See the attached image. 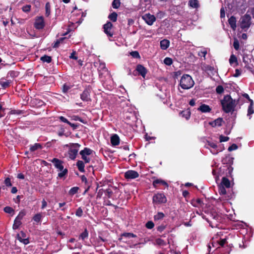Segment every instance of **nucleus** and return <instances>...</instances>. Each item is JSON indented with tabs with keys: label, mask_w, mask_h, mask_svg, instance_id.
Segmentation results:
<instances>
[{
	"label": "nucleus",
	"mask_w": 254,
	"mask_h": 254,
	"mask_svg": "<svg viewBox=\"0 0 254 254\" xmlns=\"http://www.w3.org/2000/svg\"><path fill=\"white\" fill-rule=\"evenodd\" d=\"M81 156V158L84 160L85 163H88L90 161V158L87 157V155H85L83 154H80Z\"/></svg>",
	"instance_id": "69168bd1"
},
{
	"label": "nucleus",
	"mask_w": 254,
	"mask_h": 254,
	"mask_svg": "<svg viewBox=\"0 0 254 254\" xmlns=\"http://www.w3.org/2000/svg\"><path fill=\"white\" fill-rule=\"evenodd\" d=\"M180 114L182 115L183 117L185 118L187 120L189 119L190 116V111L189 109L182 111Z\"/></svg>",
	"instance_id": "72a5a7b5"
},
{
	"label": "nucleus",
	"mask_w": 254,
	"mask_h": 254,
	"mask_svg": "<svg viewBox=\"0 0 254 254\" xmlns=\"http://www.w3.org/2000/svg\"><path fill=\"white\" fill-rule=\"evenodd\" d=\"M80 98L84 102H89L91 101L90 89L89 87L86 88L80 94Z\"/></svg>",
	"instance_id": "9b49d317"
},
{
	"label": "nucleus",
	"mask_w": 254,
	"mask_h": 254,
	"mask_svg": "<svg viewBox=\"0 0 254 254\" xmlns=\"http://www.w3.org/2000/svg\"><path fill=\"white\" fill-rule=\"evenodd\" d=\"M234 158L232 157L230 155H226L222 160V163L224 165H226L227 167L228 173L231 174L233 168L232 167V165L233 164Z\"/></svg>",
	"instance_id": "0eeeda50"
},
{
	"label": "nucleus",
	"mask_w": 254,
	"mask_h": 254,
	"mask_svg": "<svg viewBox=\"0 0 254 254\" xmlns=\"http://www.w3.org/2000/svg\"><path fill=\"white\" fill-rule=\"evenodd\" d=\"M31 5L30 4H27V5H24L22 7V10L24 11V12H28L30 11L31 10Z\"/></svg>",
	"instance_id": "bf43d9fd"
},
{
	"label": "nucleus",
	"mask_w": 254,
	"mask_h": 254,
	"mask_svg": "<svg viewBox=\"0 0 254 254\" xmlns=\"http://www.w3.org/2000/svg\"><path fill=\"white\" fill-rule=\"evenodd\" d=\"M219 192L221 195L225 194L226 193V190L224 186H219Z\"/></svg>",
	"instance_id": "052dcab7"
},
{
	"label": "nucleus",
	"mask_w": 254,
	"mask_h": 254,
	"mask_svg": "<svg viewBox=\"0 0 254 254\" xmlns=\"http://www.w3.org/2000/svg\"><path fill=\"white\" fill-rule=\"evenodd\" d=\"M121 4V2L120 0H114L112 2V7L114 8L117 9L118 8Z\"/></svg>",
	"instance_id": "09e8293b"
},
{
	"label": "nucleus",
	"mask_w": 254,
	"mask_h": 254,
	"mask_svg": "<svg viewBox=\"0 0 254 254\" xmlns=\"http://www.w3.org/2000/svg\"><path fill=\"white\" fill-rule=\"evenodd\" d=\"M104 193L105 195L109 198H111L113 192L111 189H107L105 190Z\"/></svg>",
	"instance_id": "8fccbe9b"
},
{
	"label": "nucleus",
	"mask_w": 254,
	"mask_h": 254,
	"mask_svg": "<svg viewBox=\"0 0 254 254\" xmlns=\"http://www.w3.org/2000/svg\"><path fill=\"white\" fill-rule=\"evenodd\" d=\"M254 113V102L251 101L250 105L248 107V113L247 116L249 117V119H251L252 117L251 115Z\"/></svg>",
	"instance_id": "cd10ccee"
},
{
	"label": "nucleus",
	"mask_w": 254,
	"mask_h": 254,
	"mask_svg": "<svg viewBox=\"0 0 254 254\" xmlns=\"http://www.w3.org/2000/svg\"><path fill=\"white\" fill-rule=\"evenodd\" d=\"M43 146L41 144L39 143H35L33 145H30L29 150L31 152H33L38 149H41Z\"/></svg>",
	"instance_id": "5701e85b"
},
{
	"label": "nucleus",
	"mask_w": 254,
	"mask_h": 254,
	"mask_svg": "<svg viewBox=\"0 0 254 254\" xmlns=\"http://www.w3.org/2000/svg\"><path fill=\"white\" fill-rule=\"evenodd\" d=\"M167 201V198L163 193L158 192L153 196L152 202L154 204L165 203Z\"/></svg>",
	"instance_id": "423d86ee"
},
{
	"label": "nucleus",
	"mask_w": 254,
	"mask_h": 254,
	"mask_svg": "<svg viewBox=\"0 0 254 254\" xmlns=\"http://www.w3.org/2000/svg\"><path fill=\"white\" fill-rule=\"evenodd\" d=\"M130 55L134 58H136V59H140V56L139 55V53L136 51H132L130 53Z\"/></svg>",
	"instance_id": "5fc2aeb1"
},
{
	"label": "nucleus",
	"mask_w": 254,
	"mask_h": 254,
	"mask_svg": "<svg viewBox=\"0 0 254 254\" xmlns=\"http://www.w3.org/2000/svg\"><path fill=\"white\" fill-rule=\"evenodd\" d=\"M252 57L251 54L244 53L243 55V62L245 64V67L251 71L252 70V65L250 64Z\"/></svg>",
	"instance_id": "9d476101"
},
{
	"label": "nucleus",
	"mask_w": 254,
	"mask_h": 254,
	"mask_svg": "<svg viewBox=\"0 0 254 254\" xmlns=\"http://www.w3.org/2000/svg\"><path fill=\"white\" fill-rule=\"evenodd\" d=\"M190 203L193 206L195 207H201L204 204L202 200L198 198L196 199H192L191 200Z\"/></svg>",
	"instance_id": "f3484780"
},
{
	"label": "nucleus",
	"mask_w": 254,
	"mask_h": 254,
	"mask_svg": "<svg viewBox=\"0 0 254 254\" xmlns=\"http://www.w3.org/2000/svg\"><path fill=\"white\" fill-rule=\"evenodd\" d=\"M156 244L159 246H165L166 245V243L164 240L161 238H157L155 240Z\"/></svg>",
	"instance_id": "de8ad7c7"
},
{
	"label": "nucleus",
	"mask_w": 254,
	"mask_h": 254,
	"mask_svg": "<svg viewBox=\"0 0 254 254\" xmlns=\"http://www.w3.org/2000/svg\"><path fill=\"white\" fill-rule=\"evenodd\" d=\"M227 243V239H220V240L217 241L216 243L215 244L217 245H219V246L217 248V249L219 248L220 247H224L225 245Z\"/></svg>",
	"instance_id": "473e14b6"
},
{
	"label": "nucleus",
	"mask_w": 254,
	"mask_h": 254,
	"mask_svg": "<svg viewBox=\"0 0 254 254\" xmlns=\"http://www.w3.org/2000/svg\"><path fill=\"white\" fill-rule=\"evenodd\" d=\"M117 17L118 14L116 12H113L108 16V18L113 22L117 21Z\"/></svg>",
	"instance_id": "4c0bfd02"
},
{
	"label": "nucleus",
	"mask_w": 254,
	"mask_h": 254,
	"mask_svg": "<svg viewBox=\"0 0 254 254\" xmlns=\"http://www.w3.org/2000/svg\"><path fill=\"white\" fill-rule=\"evenodd\" d=\"M222 122H223V119L222 118H218L214 121L210 122L209 125H210L212 127L216 126L220 127L222 126Z\"/></svg>",
	"instance_id": "aec40b11"
},
{
	"label": "nucleus",
	"mask_w": 254,
	"mask_h": 254,
	"mask_svg": "<svg viewBox=\"0 0 254 254\" xmlns=\"http://www.w3.org/2000/svg\"><path fill=\"white\" fill-rule=\"evenodd\" d=\"M49 161L53 163L55 167L57 169L58 171L60 172L58 173V178L62 179L64 178L65 176L67 175L68 170L66 168H64V162L63 160L57 158H54L52 159L49 160Z\"/></svg>",
	"instance_id": "f03ea898"
},
{
	"label": "nucleus",
	"mask_w": 254,
	"mask_h": 254,
	"mask_svg": "<svg viewBox=\"0 0 254 254\" xmlns=\"http://www.w3.org/2000/svg\"><path fill=\"white\" fill-rule=\"evenodd\" d=\"M111 143L113 146H117L119 144L120 138L117 134H114L111 137Z\"/></svg>",
	"instance_id": "6ab92c4d"
},
{
	"label": "nucleus",
	"mask_w": 254,
	"mask_h": 254,
	"mask_svg": "<svg viewBox=\"0 0 254 254\" xmlns=\"http://www.w3.org/2000/svg\"><path fill=\"white\" fill-rule=\"evenodd\" d=\"M138 177V173L134 170H128L125 173V178L127 180L134 179Z\"/></svg>",
	"instance_id": "4468645a"
},
{
	"label": "nucleus",
	"mask_w": 254,
	"mask_h": 254,
	"mask_svg": "<svg viewBox=\"0 0 254 254\" xmlns=\"http://www.w3.org/2000/svg\"><path fill=\"white\" fill-rule=\"evenodd\" d=\"M19 74V72L15 70H10L7 73V76H10L12 78L17 77Z\"/></svg>",
	"instance_id": "c9c22d12"
},
{
	"label": "nucleus",
	"mask_w": 254,
	"mask_h": 254,
	"mask_svg": "<svg viewBox=\"0 0 254 254\" xmlns=\"http://www.w3.org/2000/svg\"><path fill=\"white\" fill-rule=\"evenodd\" d=\"M165 215L163 212H159L154 216V221H158L163 219Z\"/></svg>",
	"instance_id": "79ce46f5"
},
{
	"label": "nucleus",
	"mask_w": 254,
	"mask_h": 254,
	"mask_svg": "<svg viewBox=\"0 0 254 254\" xmlns=\"http://www.w3.org/2000/svg\"><path fill=\"white\" fill-rule=\"evenodd\" d=\"M18 239L20 242L23 243L25 245L29 243V241L28 238H24L26 237V234L23 231H21L20 234L17 235Z\"/></svg>",
	"instance_id": "dca6fc26"
},
{
	"label": "nucleus",
	"mask_w": 254,
	"mask_h": 254,
	"mask_svg": "<svg viewBox=\"0 0 254 254\" xmlns=\"http://www.w3.org/2000/svg\"><path fill=\"white\" fill-rule=\"evenodd\" d=\"M194 82L191 76L189 74H184L180 80V85L183 89H189L193 87Z\"/></svg>",
	"instance_id": "7ed1b4c3"
},
{
	"label": "nucleus",
	"mask_w": 254,
	"mask_h": 254,
	"mask_svg": "<svg viewBox=\"0 0 254 254\" xmlns=\"http://www.w3.org/2000/svg\"><path fill=\"white\" fill-rule=\"evenodd\" d=\"M30 103L33 106L36 108H40L45 105L44 102H43L42 100L37 98H34L32 99L30 101Z\"/></svg>",
	"instance_id": "2eb2a0df"
},
{
	"label": "nucleus",
	"mask_w": 254,
	"mask_h": 254,
	"mask_svg": "<svg viewBox=\"0 0 254 254\" xmlns=\"http://www.w3.org/2000/svg\"><path fill=\"white\" fill-rule=\"evenodd\" d=\"M21 224H22V223L20 220H18L16 218H15L14 221V223L12 226L13 229H18L19 227V226L21 225Z\"/></svg>",
	"instance_id": "a18cd8bd"
},
{
	"label": "nucleus",
	"mask_w": 254,
	"mask_h": 254,
	"mask_svg": "<svg viewBox=\"0 0 254 254\" xmlns=\"http://www.w3.org/2000/svg\"><path fill=\"white\" fill-rule=\"evenodd\" d=\"M228 22L231 28L233 30H235L237 27L236 17L234 16H231L228 19Z\"/></svg>",
	"instance_id": "4be33fe9"
},
{
	"label": "nucleus",
	"mask_w": 254,
	"mask_h": 254,
	"mask_svg": "<svg viewBox=\"0 0 254 254\" xmlns=\"http://www.w3.org/2000/svg\"><path fill=\"white\" fill-rule=\"evenodd\" d=\"M113 27V25L110 21H107L106 23L103 25L104 32L109 38L113 37L114 35V32L112 30Z\"/></svg>",
	"instance_id": "1a4fd4ad"
},
{
	"label": "nucleus",
	"mask_w": 254,
	"mask_h": 254,
	"mask_svg": "<svg viewBox=\"0 0 254 254\" xmlns=\"http://www.w3.org/2000/svg\"><path fill=\"white\" fill-rule=\"evenodd\" d=\"M233 46L234 49L238 51L240 48V44L238 40L236 38H234L233 42Z\"/></svg>",
	"instance_id": "3c124183"
},
{
	"label": "nucleus",
	"mask_w": 254,
	"mask_h": 254,
	"mask_svg": "<svg viewBox=\"0 0 254 254\" xmlns=\"http://www.w3.org/2000/svg\"><path fill=\"white\" fill-rule=\"evenodd\" d=\"M88 237V231L87 229L85 228L84 231L80 234L79 236V239H81L82 240H84L86 239H87Z\"/></svg>",
	"instance_id": "f704fd0d"
},
{
	"label": "nucleus",
	"mask_w": 254,
	"mask_h": 254,
	"mask_svg": "<svg viewBox=\"0 0 254 254\" xmlns=\"http://www.w3.org/2000/svg\"><path fill=\"white\" fill-rule=\"evenodd\" d=\"M45 26V23L44 17L42 16H36L35 18L34 27L37 30H42Z\"/></svg>",
	"instance_id": "6e6552de"
},
{
	"label": "nucleus",
	"mask_w": 254,
	"mask_h": 254,
	"mask_svg": "<svg viewBox=\"0 0 254 254\" xmlns=\"http://www.w3.org/2000/svg\"><path fill=\"white\" fill-rule=\"evenodd\" d=\"M160 44L161 49L165 50L168 49L170 46V41L164 39L160 41Z\"/></svg>",
	"instance_id": "412c9836"
},
{
	"label": "nucleus",
	"mask_w": 254,
	"mask_h": 254,
	"mask_svg": "<svg viewBox=\"0 0 254 254\" xmlns=\"http://www.w3.org/2000/svg\"><path fill=\"white\" fill-rule=\"evenodd\" d=\"M219 140L220 142L227 141L229 140V137L228 136H223L221 135L219 137Z\"/></svg>",
	"instance_id": "338daca9"
},
{
	"label": "nucleus",
	"mask_w": 254,
	"mask_h": 254,
	"mask_svg": "<svg viewBox=\"0 0 254 254\" xmlns=\"http://www.w3.org/2000/svg\"><path fill=\"white\" fill-rule=\"evenodd\" d=\"M99 71V74L100 76L101 75L104 74L105 72L108 71V69L106 67L105 64L104 63H100L99 66L98 68Z\"/></svg>",
	"instance_id": "393cba45"
},
{
	"label": "nucleus",
	"mask_w": 254,
	"mask_h": 254,
	"mask_svg": "<svg viewBox=\"0 0 254 254\" xmlns=\"http://www.w3.org/2000/svg\"><path fill=\"white\" fill-rule=\"evenodd\" d=\"M4 184L6 187H9L12 186V184L11 183V180L9 178H6L4 181Z\"/></svg>",
	"instance_id": "e2e57ef3"
},
{
	"label": "nucleus",
	"mask_w": 254,
	"mask_h": 254,
	"mask_svg": "<svg viewBox=\"0 0 254 254\" xmlns=\"http://www.w3.org/2000/svg\"><path fill=\"white\" fill-rule=\"evenodd\" d=\"M216 92L217 94H220L224 92V88L222 85H218L216 87Z\"/></svg>",
	"instance_id": "13d9d810"
},
{
	"label": "nucleus",
	"mask_w": 254,
	"mask_h": 254,
	"mask_svg": "<svg viewBox=\"0 0 254 254\" xmlns=\"http://www.w3.org/2000/svg\"><path fill=\"white\" fill-rule=\"evenodd\" d=\"M76 166L78 168V170L82 173H83L85 172L84 170V163L82 161L78 160L76 162Z\"/></svg>",
	"instance_id": "c756f323"
},
{
	"label": "nucleus",
	"mask_w": 254,
	"mask_h": 254,
	"mask_svg": "<svg viewBox=\"0 0 254 254\" xmlns=\"http://www.w3.org/2000/svg\"><path fill=\"white\" fill-rule=\"evenodd\" d=\"M137 236L136 235L132 233H130V232H126V233H124L123 234H122L121 235V238H120V240H122L123 239V238H136Z\"/></svg>",
	"instance_id": "7c9ffc66"
},
{
	"label": "nucleus",
	"mask_w": 254,
	"mask_h": 254,
	"mask_svg": "<svg viewBox=\"0 0 254 254\" xmlns=\"http://www.w3.org/2000/svg\"><path fill=\"white\" fill-rule=\"evenodd\" d=\"M251 16L249 14L242 16L239 21L240 27L242 29H248L251 25Z\"/></svg>",
	"instance_id": "39448f33"
},
{
	"label": "nucleus",
	"mask_w": 254,
	"mask_h": 254,
	"mask_svg": "<svg viewBox=\"0 0 254 254\" xmlns=\"http://www.w3.org/2000/svg\"><path fill=\"white\" fill-rule=\"evenodd\" d=\"M75 215L78 217H81L83 215V210L81 207H79L77 209Z\"/></svg>",
	"instance_id": "680f3d73"
},
{
	"label": "nucleus",
	"mask_w": 254,
	"mask_h": 254,
	"mask_svg": "<svg viewBox=\"0 0 254 254\" xmlns=\"http://www.w3.org/2000/svg\"><path fill=\"white\" fill-rule=\"evenodd\" d=\"M25 212L24 210H22L19 213L18 215L16 216L15 218L21 221V220L23 219V217L25 215Z\"/></svg>",
	"instance_id": "864d4df0"
},
{
	"label": "nucleus",
	"mask_w": 254,
	"mask_h": 254,
	"mask_svg": "<svg viewBox=\"0 0 254 254\" xmlns=\"http://www.w3.org/2000/svg\"><path fill=\"white\" fill-rule=\"evenodd\" d=\"M164 63L167 65H171L173 63V60L171 58L166 57L164 60Z\"/></svg>",
	"instance_id": "603ef678"
},
{
	"label": "nucleus",
	"mask_w": 254,
	"mask_h": 254,
	"mask_svg": "<svg viewBox=\"0 0 254 254\" xmlns=\"http://www.w3.org/2000/svg\"><path fill=\"white\" fill-rule=\"evenodd\" d=\"M45 15L49 17L51 14V5L49 2H47L45 4Z\"/></svg>",
	"instance_id": "58836bf2"
},
{
	"label": "nucleus",
	"mask_w": 254,
	"mask_h": 254,
	"mask_svg": "<svg viewBox=\"0 0 254 254\" xmlns=\"http://www.w3.org/2000/svg\"><path fill=\"white\" fill-rule=\"evenodd\" d=\"M104 192L105 190L102 189L99 190L96 195V199H100L102 197L103 193H104Z\"/></svg>",
	"instance_id": "6e6d98bb"
},
{
	"label": "nucleus",
	"mask_w": 254,
	"mask_h": 254,
	"mask_svg": "<svg viewBox=\"0 0 254 254\" xmlns=\"http://www.w3.org/2000/svg\"><path fill=\"white\" fill-rule=\"evenodd\" d=\"M93 152V151L92 149L87 147H85L84 149L80 151L79 154L89 156L92 154Z\"/></svg>",
	"instance_id": "2f4dec72"
},
{
	"label": "nucleus",
	"mask_w": 254,
	"mask_h": 254,
	"mask_svg": "<svg viewBox=\"0 0 254 254\" xmlns=\"http://www.w3.org/2000/svg\"><path fill=\"white\" fill-rule=\"evenodd\" d=\"M79 188L78 187H74L70 189L69 190L68 193L69 195H73L77 193Z\"/></svg>",
	"instance_id": "49530a36"
},
{
	"label": "nucleus",
	"mask_w": 254,
	"mask_h": 254,
	"mask_svg": "<svg viewBox=\"0 0 254 254\" xmlns=\"http://www.w3.org/2000/svg\"><path fill=\"white\" fill-rule=\"evenodd\" d=\"M145 227L148 229H151L154 227V224L152 221H149L145 224Z\"/></svg>",
	"instance_id": "4d7b16f0"
},
{
	"label": "nucleus",
	"mask_w": 254,
	"mask_h": 254,
	"mask_svg": "<svg viewBox=\"0 0 254 254\" xmlns=\"http://www.w3.org/2000/svg\"><path fill=\"white\" fill-rule=\"evenodd\" d=\"M166 228V225L162 224L157 227V230L159 232H163Z\"/></svg>",
	"instance_id": "774afa93"
},
{
	"label": "nucleus",
	"mask_w": 254,
	"mask_h": 254,
	"mask_svg": "<svg viewBox=\"0 0 254 254\" xmlns=\"http://www.w3.org/2000/svg\"><path fill=\"white\" fill-rule=\"evenodd\" d=\"M202 113H209L211 111L210 107L206 104H202L197 109Z\"/></svg>",
	"instance_id": "b1692460"
},
{
	"label": "nucleus",
	"mask_w": 254,
	"mask_h": 254,
	"mask_svg": "<svg viewBox=\"0 0 254 254\" xmlns=\"http://www.w3.org/2000/svg\"><path fill=\"white\" fill-rule=\"evenodd\" d=\"M65 39V37L60 38L59 39L57 40V41L54 43L53 45V48H58L60 44L62 43L64 40Z\"/></svg>",
	"instance_id": "c03bdc74"
},
{
	"label": "nucleus",
	"mask_w": 254,
	"mask_h": 254,
	"mask_svg": "<svg viewBox=\"0 0 254 254\" xmlns=\"http://www.w3.org/2000/svg\"><path fill=\"white\" fill-rule=\"evenodd\" d=\"M222 110L226 113L233 112L236 106V103L230 95H225L223 99L221 100Z\"/></svg>",
	"instance_id": "f257e3e1"
},
{
	"label": "nucleus",
	"mask_w": 254,
	"mask_h": 254,
	"mask_svg": "<svg viewBox=\"0 0 254 254\" xmlns=\"http://www.w3.org/2000/svg\"><path fill=\"white\" fill-rule=\"evenodd\" d=\"M159 185H162L168 187V184L165 181L161 179H156L153 182V186L154 188H158Z\"/></svg>",
	"instance_id": "a211bd4d"
},
{
	"label": "nucleus",
	"mask_w": 254,
	"mask_h": 254,
	"mask_svg": "<svg viewBox=\"0 0 254 254\" xmlns=\"http://www.w3.org/2000/svg\"><path fill=\"white\" fill-rule=\"evenodd\" d=\"M40 60L44 63H50L52 62V57L45 55L41 57Z\"/></svg>",
	"instance_id": "ea45409f"
},
{
	"label": "nucleus",
	"mask_w": 254,
	"mask_h": 254,
	"mask_svg": "<svg viewBox=\"0 0 254 254\" xmlns=\"http://www.w3.org/2000/svg\"><path fill=\"white\" fill-rule=\"evenodd\" d=\"M189 4L192 8H197L199 7L198 1L197 0H190L189 2Z\"/></svg>",
	"instance_id": "e433bc0d"
},
{
	"label": "nucleus",
	"mask_w": 254,
	"mask_h": 254,
	"mask_svg": "<svg viewBox=\"0 0 254 254\" xmlns=\"http://www.w3.org/2000/svg\"><path fill=\"white\" fill-rule=\"evenodd\" d=\"M66 146L69 147L68 151L69 158L71 160H74L76 157L80 145L77 143H72L69 145L67 144Z\"/></svg>",
	"instance_id": "20e7f679"
},
{
	"label": "nucleus",
	"mask_w": 254,
	"mask_h": 254,
	"mask_svg": "<svg viewBox=\"0 0 254 254\" xmlns=\"http://www.w3.org/2000/svg\"><path fill=\"white\" fill-rule=\"evenodd\" d=\"M142 19L149 25H152L156 20L154 15L150 13H147L142 16Z\"/></svg>",
	"instance_id": "f8f14e48"
},
{
	"label": "nucleus",
	"mask_w": 254,
	"mask_h": 254,
	"mask_svg": "<svg viewBox=\"0 0 254 254\" xmlns=\"http://www.w3.org/2000/svg\"><path fill=\"white\" fill-rule=\"evenodd\" d=\"M135 71H136L138 75H141L144 78L145 77L148 71L147 68L140 64H138L136 65Z\"/></svg>",
	"instance_id": "ddd939ff"
},
{
	"label": "nucleus",
	"mask_w": 254,
	"mask_h": 254,
	"mask_svg": "<svg viewBox=\"0 0 254 254\" xmlns=\"http://www.w3.org/2000/svg\"><path fill=\"white\" fill-rule=\"evenodd\" d=\"M229 63L231 65H232L233 64H235V65H233V66L234 67L238 65L239 63L238 62L237 58L235 55L233 54H232L231 55L229 59Z\"/></svg>",
	"instance_id": "bb28decb"
},
{
	"label": "nucleus",
	"mask_w": 254,
	"mask_h": 254,
	"mask_svg": "<svg viewBox=\"0 0 254 254\" xmlns=\"http://www.w3.org/2000/svg\"><path fill=\"white\" fill-rule=\"evenodd\" d=\"M221 186L227 188H229L231 187L230 181L226 177H223L221 181Z\"/></svg>",
	"instance_id": "c85d7f7f"
},
{
	"label": "nucleus",
	"mask_w": 254,
	"mask_h": 254,
	"mask_svg": "<svg viewBox=\"0 0 254 254\" xmlns=\"http://www.w3.org/2000/svg\"><path fill=\"white\" fill-rule=\"evenodd\" d=\"M11 82L12 81L11 80H4L3 79H1L0 80V85L2 88L6 89L10 86V84Z\"/></svg>",
	"instance_id": "a878e982"
},
{
	"label": "nucleus",
	"mask_w": 254,
	"mask_h": 254,
	"mask_svg": "<svg viewBox=\"0 0 254 254\" xmlns=\"http://www.w3.org/2000/svg\"><path fill=\"white\" fill-rule=\"evenodd\" d=\"M42 214L40 213H38L36 214L33 217V220L34 221L36 222L37 223H39L41 222L42 219Z\"/></svg>",
	"instance_id": "a19ab883"
},
{
	"label": "nucleus",
	"mask_w": 254,
	"mask_h": 254,
	"mask_svg": "<svg viewBox=\"0 0 254 254\" xmlns=\"http://www.w3.org/2000/svg\"><path fill=\"white\" fill-rule=\"evenodd\" d=\"M4 212L13 215L14 213V210L10 206H6L3 208Z\"/></svg>",
	"instance_id": "37998d69"
},
{
	"label": "nucleus",
	"mask_w": 254,
	"mask_h": 254,
	"mask_svg": "<svg viewBox=\"0 0 254 254\" xmlns=\"http://www.w3.org/2000/svg\"><path fill=\"white\" fill-rule=\"evenodd\" d=\"M59 205L60 208H62L61 210L63 211H64L68 208L67 206H65L66 205L65 202L59 203Z\"/></svg>",
	"instance_id": "0e129e2a"
}]
</instances>
